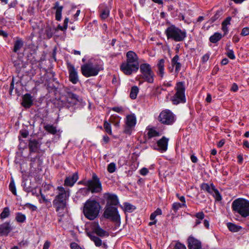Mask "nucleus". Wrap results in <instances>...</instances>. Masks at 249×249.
I'll return each instance as SVG.
<instances>
[{
  "label": "nucleus",
  "instance_id": "e2e57ef3",
  "mask_svg": "<svg viewBox=\"0 0 249 249\" xmlns=\"http://www.w3.org/2000/svg\"><path fill=\"white\" fill-rule=\"evenodd\" d=\"M65 92V96L66 97L69 96L70 94H72L73 93L71 91V89L69 88H65L64 89Z\"/></svg>",
  "mask_w": 249,
  "mask_h": 249
},
{
  "label": "nucleus",
  "instance_id": "dca6fc26",
  "mask_svg": "<svg viewBox=\"0 0 249 249\" xmlns=\"http://www.w3.org/2000/svg\"><path fill=\"white\" fill-rule=\"evenodd\" d=\"M189 249H200L201 243L192 236H190L188 239Z\"/></svg>",
  "mask_w": 249,
  "mask_h": 249
},
{
  "label": "nucleus",
  "instance_id": "603ef678",
  "mask_svg": "<svg viewBox=\"0 0 249 249\" xmlns=\"http://www.w3.org/2000/svg\"><path fill=\"white\" fill-rule=\"evenodd\" d=\"M249 35V27H245L243 28L241 35L242 36H246Z\"/></svg>",
  "mask_w": 249,
  "mask_h": 249
},
{
  "label": "nucleus",
  "instance_id": "79ce46f5",
  "mask_svg": "<svg viewBox=\"0 0 249 249\" xmlns=\"http://www.w3.org/2000/svg\"><path fill=\"white\" fill-rule=\"evenodd\" d=\"M16 219L18 222L23 223L25 220L26 216L24 214L18 213L16 215Z\"/></svg>",
  "mask_w": 249,
  "mask_h": 249
},
{
  "label": "nucleus",
  "instance_id": "c9c22d12",
  "mask_svg": "<svg viewBox=\"0 0 249 249\" xmlns=\"http://www.w3.org/2000/svg\"><path fill=\"white\" fill-rule=\"evenodd\" d=\"M136 209V207L131 205V204L125 202L124 203V210L125 212H128V213H131L135 209Z\"/></svg>",
  "mask_w": 249,
  "mask_h": 249
},
{
  "label": "nucleus",
  "instance_id": "aec40b11",
  "mask_svg": "<svg viewBox=\"0 0 249 249\" xmlns=\"http://www.w3.org/2000/svg\"><path fill=\"white\" fill-rule=\"evenodd\" d=\"M12 228L9 223L5 222L0 225V235H7L11 231Z\"/></svg>",
  "mask_w": 249,
  "mask_h": 249
},
{
  "label": "nucleus",
  "instance_id": "49530a36",
  "mask_svg": "<svg viewBox=\"0 0 249 249\" xmlns=\"http://www.w3.org/2000/svg\"><path fill=\"white\" fill-rule=\"evenodd\" d=\"M133 127H134V126L129 125L128 124H125L124 130V133L130 135L132 132Z\"/></svg>",
  "mask_w": 249,
  "mask_h": 249
},
{
  "label": "nucleus",
  "instance_id": "0e129e2a",
  "mask_svg": "<svg viewBox=\"0 0 249 249\" xmlns=\"http://www.w3.org/2000/svg\"><path fill=\"white\" fill-rule=\"evenodd\" d=\"M50 245L51 243L48 241H46L43 245V249H48L50 246Z\"/></svg>",
  "mask_w": 249,
  "mask_h": 249
},
{
  "label": "nucleus",
  "instance_id": "a18cd8bd",
  "mask_svg": "<svg viewBox=\"0 0 249 249\" xmlns=\"http://www.w3.org/2000/svg\"><path fill=\"white\" fill-rule=\"evenodd\" d=\"M222 10H218L216 12L214 15L211 18V20L213 22H214L216 19L219 18L220 16L222 15Z\"/></svg>",
  "mask_w": 249,
  "mask_h": 249
},
{
  "label": "nucleus",
  "instance_id": "c85d7f7f",
  "mask_svg": "<svg viewBox=\"0 0 249 249\" xmlns=\"http://www.w3.org/2000/svg\"><path fill=\"white\" fill-rule=\"evenodd\" d=\"M222 37V35L219 33H215L210 37V41L213 43H215L219 41Z\"/></svg>",
  "mask_w": 249,
  "mask_h": 249
},
{
  "label": "nucleus",
  "instance_id": "4d7b16f0",
  "mask_svg": "<svg viewBox=\"0 0 249 249\" xmlns=\"http://www.w3.org/2000/svg\"><path fill=\"white\" fill-rule=\"evenodd\" d=\"M222 30L224 32V36L226 35L229 32L228 25L222 24Z\"/></svg>",
  "mask_w": 249,
  "mask_h": 249
},
{
  "label": "nucleus",
  "instance_id": "a211bd4d",
  "mask_svg": "<svg viewBox=\"0 0 249 249\" xmlns=\"http://www.w3.org/2000/svg\"><path fill=\"white\" fill-rule=\"evenodd\" d=\"M78 176L76 173L67 177L64 181V185L67 186H72L78 180Z\"/></svg>",
  "mask_w": 249,
  "mask_h": 249
},
{
  "label": "nucleus",
  "instance_id": "6e6d98bb",
  "mask_svg": "<svg viewBox=\"0 0 249 249\" xmlns=\"http://www.w3.org/2000/svg\"><path fill=\"white\" fill-rule=\"evenodd\" d=\"M177 196L178 197V198L179 199L180 201L182 202V206H186L185 204V198L184 196H180L178 194H177Z\"/></svg>",
  "mask_w": 249,
  "mask_h": 249
},
{
  "label": "nucleus",
  "instance_id": "6e6552de",
  "mask_svg": "<svg viewBox=\"0 0 249 249\" xmlns=\"http://www.w3.org/2000/svg\"><path fill=\"white\" fill-rule=\"evenodd\" d=\"M176 92L173 96L172 101L174 105H178L181 103L185 102V90L184 83L182 82H178L175 88Z\"/></svg>",
  "mask_w": 249,
  "mask_h": 249
},
{
  "label": "nucleus",
  "instance_id": "13d9d810",
  "mask_svg": "<svg viewBox=\"0 0 249 249\" xmlns=\"http://www.w3.org/2000/svg\"><path fill=\"white\" fill-rule=\"evenodd\" d=\"M209 57L210 54L209 53L205 54L202 57V62L204 63L206 62L209 60Z\"/></svg>",
  "mask_w": 249,
  "mask_h": 249
},
{
  "label": "nucleus",
  "instance_id": "7c9ffc66",
  "mask_svg": "<svg viewBox=\"0 0 249 249\" xmlns=\"http://www.w3.org/2000/svg\"><path fill=\"white\" fill-rule=\"evenodd\" d=\"M44 128L49 133L52 134H55L56 133L57 130L55 127L51 124H47L44 126Z\"/></svg>",
  "mask_w": 249,
  "mask_h": 249
},
{
  "label": "nucleus",
  "instance_id": "473e14b6",
  "mask_svg": "<svg viewBox=\"0 0 249 249\" xmlns=\"http://www.w3.org/2000/svg\"><path fill=\"white\" fill-rule=\"evenodd\" d=\"M109 15V9L106 7L100 12V18L102 19H106Z\"/></svg>",
  "mask_w": 249,
  "mask_h": 249
},
{
  "label": "nucleus",
  "instance_id": "9b49d317",
  "mask_svg": "<svg viewBox=\"0 0 249 249\" xmlns=\"http://www.w3.org/2000/svg\"><path fill=\"white\" fill-rule=\"evenodd\" d=\"M175 115L169 110L162 111L159 116V120L162 124L170 125L175 122Z\"/></svg>",
  "mask_w": 249,
  "mask_h": 249
},
{
  "label": "nucleus",
  "instance_id": "2eb2a0df",
  "mask_svg": "<svg viewBox=\"0 0 249 249\" xmlns=\"http://www.w3.org/2000/svg\"><path fill=\"white\" fill-rule=\"evenodd\" d=\"M21 105L26 108H30L33 104L32 96L29 93L25 94L22 98Z\"/></svg>",
  "mask_w": 249,
  "mask_h": 249
},
{
  "label": "nucleus",
  "instance_id": "39448f33",
  "mask_svg": "<svg viewBox=\"0 0 249 249\" xmlns=\"http://www.w3.org/2000/svg\"><path fill=\"white\" fill-rule=\"evenodd\" d=\"M232 210L243 217L249 216V201L243 198H237L232 203Z\"/></svg>",
  "mask_w": 249,
  "mask_h": 249
},
{
  "label": "nucleus",
  "instance_id": "c756f323",
  "mask_svg": "<svg viewBox=\"0 0 249 249\" xmlns=\"http://www.w3.org/2000/svg\"><path fill=\"white\" fill-rule=\"evenodd\" d=\"M56 31H57L56 29L52 28L51 27L47 26L45 29V34L48 38H51Z\"/></svg>",
  "mask_w": 249,
  "mask_h": 249
},
{
  "label": "nucleus",
  "instance_id": "de8ad7c7",
  "mask_svg": "<svg viewBox=\"0 0 249 249\" xmlns=\"http://www.w3.org/2000/svg\"><path fill=\"white\" fill-rule=\"evenodd\" d=\"M183 207L182 204H180L178 202L174 203L172 205L173 210L176 212L180 208Z\"/></svg>",
  "mask_w": 249,
  "mask_h": 249
},
{
  "label": "nucleus",
  "instance_id": "1a4fd4ad",
  "mask_svg": "<svg viewBox=\"0 0 249 249\" xmlns=\"http://www.w3.org/2000/svg\"><path fill=\"white\" fill-rule=\"evenodd\" d=\"M85 185L88 187V190L92 193H100L102 189V183L95 173H93L91 179L88 180Z\"/></svg>",
  "mask_w": 249,
  "mask_h": 249
},
{
  "label": "nucleus",
  "instance_id": "69168bd1",
  "mask_svg": "<svg viewBox=\"0 0 249 249\" xmlns=\"http://www.w3.org/2000/svg\"><path fill=\"white\" fill-rule=\"evenodd\" d=\"M238 89V86L235 83L233 84L231 88V90L235 92L237 91Z\"/></svg>",
  "mask_w": 249,
  "mask_h": 249
},
{
  "label": "nucleus",
  "instance_id": "a19ab883",
  "mask_svg": "<svg viewBox=\"0 0 249 249\" xmlns=\"http://www.w3.org/2000/svg\"><path fill=\"white\" fill-rule=\"evenodd\" d=\"M159 135H160L159 132L154 129L150 128L148 131V136L149 138H151L152 137L159 136Z\"/></svg>",
  "mask_w": 249,
  "mask_h": 249
},
{
  "label": "nucleus",
  "instance_id": "338daca9",
  "mask_svg": "<svg viewBox=\"0 0 249 249\" xmlns=\"http://www.w3.org/2000/svg\"><path fill=\"white\" fill-rule=\"evenodd\" d=\"M20 134L22 137L24 138H26L29 135L28 131L25 130L23 131H20Z\"/></svg>",
  "mask_w": 249,
  "mask_h": 249
},
{
  "label": "nucleus",
  "instance_id": "9d476101",
  "mask_svg": "<svg viewBox=\"0 0 249 249\" xmlns=\"http://www.w3.org/2000/svg\"><path fill=\"white\" fill-rule=\"evenodd\" d=\"M104 216L105 218L110 219L111 221L117 224L120 223V216L116 207L106 206Z\"/></svg>",
  "mask_w": 249,
  "mask_h": 249
},
{
  "label": "nucleus",
  "instance_id": "b1692460",
  "mask_svg": "<svg viewBox=\"0 0 249 249\" xmlns=\"http://www.w3.org/2000/svg\"><path fill=\"white\" fill-rule=\"evenodd\" d=\"M179 56L176 55L171 60V63L173 67H175V72L178 73L180 70L181 64L178 62Z\"/></svg>",
  "mask_w": 249,
  "mask_h": 249
},
{
  "label": "nucleus",
  "instance_id": "09e8293b",
  "mask_svg": "<svg viewBox=\"0 0 249 249\" xmlns=\"http://www.w3.org/2000/svg\"><path fill=\"white\" fill-rule=\"evenodd\" d=\"M226 54L227 56L231 59H234L235 58L234 52L232 50H229Z\"/></svg>",
  "mask_w": 249,
  "mask_h": 249
},
{
  "label": "nucleus",
  "instance_id": "bb28decb",
  "mask_svg": "<svg viewBox=\"0 0 249 249\" xmlns=\"http://www.w3.org/2000/svg\"><path fill=\"white\" fill-rule=\"evenodd\" d=\"M87 234L91 240L94 242L96 247H100L101 246L102 242L100 238L93 234V233L88 232Z\"/></svg>",
  "mask_w": 249,
  "mask_h": 249
},
{
  "label": "nucleus",
  "instance_id": "4be33fe9",
  "mask_svg": "<svg viewBox=\"0 0 249 249\" xmlns=\"http://www.w3.org/2000/svg\"><path fill=\"white\" fill-rule=\"evenodd\" d=\"M164 63L165 60L164 59H160L159 60L157 64L158 71L157 72L161 78L163 77L164 74Z\"/></svg>",
  "mask_w": 249,
  "mask_h": 249
},
{
  "label": "nucleus",
  "instance_id": "7ed1b4c3",
  "mask_svg": "<svg viewBox=\"0 0 249 249\" xmlns=\"http://www.w3.org/2000/svg\"><path fill=\"white\" fill-rule=\"evenodd\" d=\"M101 206L95 200H88L85 203L83 213L86 218L92 220L96 218L99 213Z\"/></svg>",
  "mask_w": 249,
  "mask_h": 249
},
{
  "label": "nucleus",
  "instance_id": "5701e85b",
  "mask_svg": "<svg viewBox=\"0 0 249 249\" xmlns=\"http://www.w3.org/2000/svg\"><path fill=\"white\" fill-rule=\"evenodd\" d=\"M63 7L62 6H59V3L58 1L56 2L53 7V9L56 10L55 12V19L57 21H60L62 18V11Z\"/></svg>",
  "mask_w": 249,
  "mask_h": 249
},
{
  "label": "nucleus",
  "instance_id": "a878e982",
  "mask_svg": "<svg viewBox=\"0 0 249 249\" xmlns=\"http://www.w3.org/2000/svg\"><path fill=\"white\" fill-rule=\"evenodd\" d=\"M215 188V186L213 185V183L211 184V185H210L208 183H203L200 186V188L201 190L206 191L207 192L210 194H213V191Z\"/></svg>",
  "mask_w": 249,
  "mask_h": 249
},
{
  "label": "nucleus",
  "instance_id": "4c0bfd02",
  "mask_svg": "<svg viewBox=\"0 0 249 249\" xmlns=\"http://www.w3.org/2000/svg\"><path fill=\"white\" fill-rule=\"evenodd\" d=\"M213 196L215 198V200L217 201H220L222 199V196L220 194L219 191L215 188L213 191V193L212 194Z\"/></svg>",
  "mask_w": 249,
  "mask_h": 249
},
{
  "label": "nucleus",
  "instance_id": "72a5a7b5",
  "mask_svg": "<svg viewBox=\"0 0 249 249\" xmlns=\"http://www.w3.org/2000/svg\"><path fill=\"white\" fill-rule=\"evenodd\" d=\"M138 92L139 89L137 86L132 87L130 91V97L132 99H135L137 98Z\"/></svg>",
  "mask_w": 249,
  "mask_h": 249
},
{
  "label": "nucleus",
  "instance_id": "0eeeda50",
  "mask_svg": "<svg viewBox=\"0 0 249 249\" xmlns=\"http://www.w3.org/2000/svg\"><path fill=\"white\" fill-rule=\"evenodd\" d=\"M140 71L141 73L140 75V79H142L143 81L147 82L148 83L154 82L155 74L149 64H141L140 66Z\"/></svg>",
  "mask_w": 249,
  "mask_h": 249
},
{
  "label": "nucleus",
  "instance_id": "58836bf2",
  "mask_svg": "<svg viewBox=\"0 0 249 249\" xmlns=\"http://www.w3.org/2000/svg\"><path fill=\"white\" fill-rule=\"evenodd\" d=\"M104 127L107 133L109 135H112L111 127L110 123L107 122V121H105L104 123Z\"/></svg>",
  "mask_w": 249,
  "mask_h": 249
},
{
  "label": "nucleus",
  "instance_id": "4468645a",
  "mask_svg": "<svg viewBox=\"0 0 249 249\" xmlns=\"http://www.w3.org/2000/svg\"><path fill=\"white\" fill-rule=\"evenodd\" d=\"M69 80L73 84H75L78 81L77 72L76 71L74 67L70 65L69 67Z\"/></svg>",
  "mask_w": 249,
  "mask_h": 249
},
{
  "label": "nucleus",
  "instance_id": "2f4dec72",
  "mask_svg": "<svg viewBox=\"0 0 249 249\" xmlns=\"http://www.w3.org/2000/svg\"><path fill=\"white\" fill-rule=\"evenodd\" d=\"M227 227L229 230L232 232H237L241 229V227L237 226L232 223H227Z\"/></svg>",
  "mask_w": 249,
  "mask_h": 249
},
{
  "label": "nucleus",
  "instance_id": "bf43d9fd",
  "mask_svg": "<svg viewBox=\"0 0 249 249\" xmlns=\"http://www.w3.org/2000/svg\"><path fill=\"white\" fill-rule=\"evenodd\" d=\"M112 110L115 112L120 113L123 111V108L121 107H112Z\"/></svg>",
  "mask_w": 249,
  "mask_h": 249
},
{
  "label": "nucleus",
  "instance_id": "cd10ccee",
  "mask_svg": "<svg viewBox=\"0 0 249 249\" xmlns=\"http://www.w3.org/2000/svg\"><path fill=\"white\" fill-rule=\"evenodd\" d=\"M125 124L134 127L136 124V118L135 115L131 114L127 115Z\"/></svg>",
  "mask_w": 249,
  "mask_h": 249
},
{
  "label": "nucleus",
  "instance_id": "052dcab7",
  "mask_svg": "<svg viewBox=\"0 0 249 249\" xmlns=\"http://www.w3.org/2000/svg\"><path fill=\"white\" fill-rule=\"evenodd\" d=\"M71 249H82L77 243L74 242L71 244Z\"/></svg>",
  "mask_w": 249,
  "mask_h": 249
},
{
  "label": "nucleus",
  "instance_id": "6ab92c4d",
  "mask_svg": "<svg viewBox=\"0 0 249 249\" xmlns=\"http://www.w3.org/2000/svg\"><path fill=\"white\" fill-rule=\"evenodd\" d=\"M169 139L163 136L157 142V144L160 150L165 152L167 149Z\"/></svg>",
  "mask_w": 249,
  "mask_h": 249
},
{
  "label": "nucleus",
  "instance_id": "c03bdc74",
  "mask_svg": "<svg viewBox=\"0 0 249 249\" xmlns=\"http://www.w3.org/2000/svg\"><path fill=\"white\" fill-rule=\"evenodd\" d=\"M107 169L108 172L110 173H114L116 169L115 164L113 162L109 163L107 166Z\"/></svg>",
  "mask_w": 249,
  "mask_h": 249
},
{
  "label": "nucleus",
  "instance_id": "774afa93",
  "mask_svg": "<svg viewBox=\"0 0 249 249\" xmlns=\"http://www.w3.org/2000/svg\"><path fill=\"white\" fill-rule=\"evenodd\" d=\"M157 216V215H161L162 214V211L160 209V208H158L156 209V210L153 212Z\"/></svg>",
  "mask_w": 249,
  "mask_h": 249
},
{
  "label": "nucleus",
  "instance_id": "5fc2aeb1",
  "mask_svg": "<svg viewBox=\"0 0 249 249\" xmlns=\"http://www.w3.org/2000/svg\"><path fill=\"white\" fill-rule=\"evenodd\" d=\"M231 19V17H228L222 22V24L226 25H230Z\"/></svg>",
  "mask_w": 249,
  "mask_h": 249
},
{
  "label": "nucleus",
  "instance_id": "f704fd0d",
  "mask_svg": "<svg viewBox=\"0 0 249 249\" xmlns=\"http://www.w3.org/2000/svg\"><path fill=\"white\" fill-rule=\"evenodd\" d=\"M69 19L68 18H66L64 19L63 25L61 26L60 24H59L57 26V27L56 28H54V29H56L57 31L58 30H60L62 31H65L67 30L68 28V23L69 22Z\"/></svg>",
  "mask_w": 249,
  "mask_h": 249
},
{
  "label": "nucleus",
  "instance_id": "680f3d73",
  "mask_svg": "<svg viewBox=\"0 0 249 249\" xmlns=\"http://www.w3.org/2000/svg\"><path fill=\"white\" fill-rule=\"evenodd\" d=\"M140 174L142 175L145 176L148 173V170L146 168H142L140 171Z\"/></svg>",
  "mask_w": 249,
  "mask_h": 249
},
{
  "label": "nucleus",
  "instance_id": "37998d69",
  "mask_svg": "<svg viewBox=\"0 0 249 249\" xmlns=\"http://www.w3.org/2000/svg\"><path fill=\"white\" fill-rule=\"evenodd\" d=\"M9 188L12 193L15 196L17 195L16 188L15 184L13 179H12L9 184Z\"/></svg>",
  "mask_w": 249,
  "mask_h": 249
},
{
  "label": "nucleus",
  "instance_id": "8fccbe9b",
  "mask_svg": "<svg viewBox=\"0 0 249 249\" xmlns=\"http://www.w3.org/2000/svg\"><path fill=\"white\" fill-rule=\"evenodd\" d=\"M174 249H186V247L183 244L180 243L179 242H178L175 247Z\"/></svg>",
  "mask_w": 249,
  "mask_h": 249
},
{
  "label": "nucleus",
  "instance_id": "393cba45",
  "mask_svg": "<svg viewBox=\"0 0 249 249\" xmlns=\"http://www.w3.org/2000/svg\"><path fill=\"white\" fill-rule=\"evenodd\" d=\"M24 43V42L22 38L17 37V40L14 42L13 51L14 53H17L23 47Z\"/></svg>",
  "mask_w": 249,
  "mask_h": 249
},
{
  "label": "nucleus",
  "instance_id": "ddd939ff",
  "mask_svg": "<svg viewBox=\"0 0 249 249\" xmlns=\"http://www.w3.org/2000/svg\"><path fill=\"white\" fill-rule=\"evenodd\" d=\"M106 195L107 196V204L106 206L116 207L118 205L119 200L116 195L107 193Z\"/></svg>",
  "mask_w": 249,
  "mask_h": 249
},
{
  "label": "nucleus",
  "instance_id": "412c9836",
  "mask_svg": "<svg viewBox=\"0 0 249 249\" xmlns=\"http://www.w3.org/2000/svg\"><path fill=\"white\" fill-rule=\"evenodd\" d=\"M29 148L31 153H36L39 148L40 144L36 140H30L29 142Z\"/></svg>",
  "mask_w": 249,
  "mask_h": 249
},
{
  "label": "nucleus",
  "instance_id": "f8f14e48",
  "mask_svg": "<svg viewBox=\"0 0 249 249\" xmlns=\"http://www.w3.org/2000/svg\"><path fill=\"white\" fill-rule=\"evenodd\" d=\"M91 229L92 231L90 232L93 233V234L94 235V234H96L98 236L101 237L106 236H108V233L107 231L102 229L99 226L98 223H93L91 226Z\"/></svg>",
  "mask_w": 249,
  "mask_h": 249
},
{
  "label": "nucleus",
  "instance_id": "f3484780",
  "mask_svg": "<svg viewBox=\"0 0 249 249\" xmlns=\"http://www.w3.org/2000/svg\"><path fill=\"white\" fill-rule=\"evenodd\" d=\"M66 98L67 102L71 106L75 105L78 103H81L82 101V99L77 95L73 93Z\"/></svg>",
  "mask_w": 249,
  "mask_h": 249
},
{
  "label": "nucleus",
  "instance_id": "864d4df0",
  "mask_svg": "<svg viewBox=\"0 0 249 249\" xmlns=\"http://www.w3.org/2000/svg\"><path fill=\"white\" fill-rule=\"evenodd\" d=\"M40 196H41V199H39L40 203L43 202V203L47 204L49 202V201L46 198L44 195L41 194V193L40 192Z\"/></svg>",
  "mask_w": 249,
  "mask_h": 249
},
{
  "label": "nucleus",
  "instance_id": "423d86ee",
  "mask_svg": "<svg viewBox=\"0 0 249 249\" xmlns=\"http://www.w3.org/2000/svg\"><path fill=\"white\" fill-rule=\"evenodd\" d=\"M103 70L102 65L92 63L90 61H89L81 67V73L86 77L96 76L100 71Z\"/></svg>",
  "mask_w": 249,
  "mask_h": 249
},
{
  "label": "nucleus",
  "instance_id": "ea45409f",
  "mask_svg": "<svg viewBox=\"0 0 249 249\" xmlns=\"http://www.w3.org/2000/svg\"><path fill=\"white\" fill-rule=\"evenodd\" d=\"M109 121L113 124L115 126H118L119 125L120 120L118 117L111 115L110 117Z\"/></svg>",
  "mask_w": 249,
  "mask_h": 249
},
{
  "label": "nucleus",
  "instance_id": "20e7f679",
  "mask_svg": "<svg viewBox=\"0 0 249 249\" xmlns=\"http://www.w3.org/2000/svg\"><path fill=\"white\" fill-rule=\"evenodd\" d=\"M165 34L167 39L175 42L183 41L187 36L185 30H181L175 25L168 27L165 31Z\"/></svg>",
  "mask_w": 249,
  "mask_h": 249
},
{
  "label": "nucleus",
  "instance_id": "3c124183",
  "mask_svg": "<svg viewBox=\"0 0 249 249\" xmlns=\"http://www.w3.org/2000/svg\"><path fill=\"white\" fill-rule=\"evenodd\" d=\"M194 216L198 219L202 220L204 218L205 214L203 212H200L195 214Z\"/></svg>",
  "mask_w": 249,
  "mask_h": 249
},
{
  "label": "nucleus",
  "instance_id": "e433bc0d",
  "mask_svg": "<svg viewBox=\"0 0 249 249\" xmlns=\"http://www.w3.org/2000/svg\"><path fill=\"white\" fill-rule=\"evenodd\" d=\"M10 215V210L8 207H5L3 209L2 213L0 214V218L3 219L9 216Z\"/></svg>",
  "mask_w": 249,
  "mask_h": 249
},
{
  "label": "nucleus",
  "instance_id": "f03ea898",
  "mask_svg": "<svg viewBox=\"0 0 249 249\" xmlns=\"http://www.w3.org/2000/svg\"><path fill=\"white\" fill-rule=\"evenodd\" d=\"M126 61L122 63L120 66L121 71L126 75H131L136 72L139 68V58L133 51H129L126 54Z\"/></svg>",
  "mask_w": 249,
  "mask_h": 249
},
{
  "label": "nucleus",
  "instance_id": "f257e3e1",
  "mask_svg": "<svg viewBox=\"0 0 249 249\" xmlns=\"http://www.w3.org/2000/svg\"><path fill=\"white\" fill-rule=\"evenodd\" d=\"M58 193L53 201V205L59 217H63L67 212V201L70 196V192L64 188L58 186Z\"/></svg>",
  "mask_w": 249,
  "mask_h": 249
}]
</instances>
